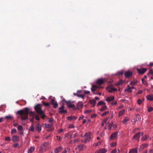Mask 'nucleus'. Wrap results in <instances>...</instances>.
Listing matches in <instances>:
<instances>
[{
  "label": "nucleus",
  "mask_w": 153,
  "mask_h": 153,
  "mask_svg": "<svg viewBox=\"0 0 153 153\" xmlns=\"http://www.w3.org/2000/svg\"><path fill=\"white\" fill-rule=\"evenodd\" d=\"M92 110H86L84 111V113L85 114H89L91 113Z\"/></svg>",
  "instance_id": "obj_40"
},
{
  "label": "nucleus",
  "mask_w": 153,
  "mask_h": 153,
  "mask_svg": "<svg viewBox=\"0 0 153 153\" xmlns=\"http://www.w3.org/2000/svg\"><path fill=\"white\" fill-rule=\"evenodd\" d=\"M111 90H112V91H117V89L115 88L114 87L111 88Z\"/></svg>",
  "instance_id": "obj_54"
},
{
  "label": "nucleus",
  "mask_w": 153,
  "mask_h": 153,
  "mask_svg": "<svg viewBox=\"0 0 153 153\" xmlns=\"http://www.w3.org/2000/svg\"><path fill=\"white\" fill-rule=\"evenodd\" d=\"M109 113V111H105L103 113H102L101 114V115L102 116H104V115H105L108 114Z\"/></svg>",
  "instance_id": "obj_36"
},
{
  "label": "nucleus",
  "mask_w": 153,
  "mask_h": 153,
  "mask_svg": "<svg viewBox=\"0 0 153 153\" xmlns=\"http://www.w3.org/2000/svg\"><path fill=\"white\" fill-rule=\"evenodd\" d=\"M53 117H51L50 118H49L48 121L49 122L51 123L53 121Z\"/></svg>",
  "instance_id": "obj_49"
},
{
  "label": "nucleus",
  "mask_w": 153,
  "mask_h": 153,
  "mask_svg": "<svg viewBox=\"0 0 153 153\" xmlns=\"http://www.w3.org/2000/svg\"><path fill=\"white\" fill-rule=\"evenodd\" d=\"M6 141H10L11 140V138L10 137L8 136L6 137L5 139Z\"/></svg>",
  "instance_id": "obj_46"
},
{
  "label": "nucleus",
  "mask_w": 153,
  "mask_h": 153,
  "mask_svg": "<svg viewBox=\"0 0 153 153\" xmlns=\"http://www.w3.org/2000/svg\"><path fill=\"white\" fill-rule=\"evenodd\" d=\"M67 152V149H65L64 151L62 152V153H66Z\"/></svg>",
  "instance_id": "obj_64"
},
{
  "label": "nucleus",
  "mask_w": 153,
  "mask_h": 153,
  "mask_svg": "<svg viewBox=\"0 0 153 153\" xmlns=\"http://www.w3.org/2000/svg\"><path fill=\"white\" fill-rule=\"evenodd\" d=\"M62 149V147L61 146H59L55 149L53 153H59L61 150Z\"/></svg>",
  "instance_id": "obj_17"
},
{
  "label": "nucleus",
  "mask_w": 153,
  "mask_h": 153,
  "mask_svg": "<svg viewBox=\"0 0 153 153\" xmlns=\"http://www.w3.org/2000/svg\"><path fill=\"white\" fill-rule=\"evenodd\" d=\"M19 144L18 143H16L13 145V147H14L16 148L19 145Z\"/></svg>",
  "instance_id": "obj_53"
},
{
  "label": "nucleus",
  "mask_w": 153,
  "mask_h": 153,
  "mask_svg": "<svg viewBox=\"0 0 153 153\" xmlns=\"http://www.w3.org/2000/svg\"><path fill=\"white\" fill-rule=\"evenodd\" d=\"M149 137V135L148 134H145L143 136L141 139L142 141H145Z\"/></svg>",
  "instance_id": "obj_21"
},
{
  "label": "nucleus",
  "mask_w": 153,
  "mask_h": 153,
  "mask_svg": "<svg viewBox=\"0 0 153 153\" xmlns=\"http://www.w3.org/2000/svg\"><path fill=\"white\" fill-rule=\"evenodd\" d=\"M91 91L94 93L95 90H96V85H92V87L91 88Z\"/></svg>",
  "instance_id": "obj_29"
},
{
  "label": "nucleus",
  "mask_w": 153,
  "mask_h": 153,
  "mask_svg": "<svg viewBox=\"0 0 153 153\" xmlns=\"http://www.w3.org/2000/svg\"><path fill=\"white\" fill-rule=\"evenodd\" d=\"M105 103L102 101H100V102H99L98 103H97V106H101V105H105Z\"/></svg>",
  "instance_id": "obj_27"
},
{
  "label": "nucleus",
  "mask_w": 153,
  "mask_h": 153,
  "mask_svg": "<svg viewBox=\"0 0 153 153\" xmlns=\"http://www.w3.org/2000/svg\"><path fill=\"white\" fill-rule=\"evenodd\" d=\"M53 107L54 108H57L58 105V104L56 102L55 103H53Z\"/></svg>",
  "instance_id": "obj_39"
},
{
  "label": "nucleus",
  "mask_w": 153,
  "mask_h": 153,
  "mask_svg": "<svg viewBox=\"0 0 153 153\" xmlns=\"http://www.w3.org/2000/svg\"><path fill=\"white\" fill-rule=\"evenodd\" d=\"M34 117L36 120H40V118H39V116L38 115L36 114L35 115Z\"/></svg>",
  "instance_id": "obj_47"
},
{
  "label": "nucleus",
  "mask_w": 153,
  "mask_h": 153,
  "mask_svg": "<svg viewBox=\"0 0 153 153\" xmlns=\"http://www.w3.org/2000/svg\"><path fill=\"white\" fill-rule=\"evenodd\" d=\"M65 103L68 108H73L74 110L77 109V108L75 107V105L74 104H72L71 101H66Z\"/></svg>",
  "instance_id": "obj_5"
},
{
  "label": "nucleus",
  "mask_w": 153,
  "mask_h": 153,
  "mask_svg": "<svg viewBox=\"0 0 153 153\" xmlns=\"http://www.w3.org/2000/svg\"><path fill=\"white\" fill-rule=\"evenodd\" d=\"M85 146L82 145V144H80L78 145L76 148V149L79 151H81L83 149H85Z\"/></svg>",
  "instance_id": "obj_10"
},
{
  "label": "nucleus",
  "mask_w": 153,
  "mask_h": 153,
  "mask_svg": "<svg viewBox=\"0 0 153 153\" xmlns=\"http://www.w3.org/2000/svg\"><path fill=\"white\" fill-rule=\"evenodd\" d=\"M114 96H111L108 97L106 99V100L108 102L114 100Z\"/></svg>",
  "instance_id": "obj_23"
},
{
  "label": "nucleus",
  "mask_w": 153,
  "mask_h": 153,
  "mask_svg": "<svg viewBox=\"0 0 153 153\" xmlns=\"http://www.w3.org/2000/svg\"><path fill=\"white\" fill-rule=\"evenodd\" d=\"M42 103L45 106L49 107L50 106V103H47L44 101L42 102Z\"/></svg>",
  "instance_id": "obj_34"
},
{
  "label": "nucleus",
  "mask_w": 153,
  "mask_h": 153,
  "mask_svg": "<svg viewBox=\"0 0 153 153\" xmlns=\"http://www.w3.org/2000/svg\"><path fill=\"white\" fill-rule=\"evenodd\" d=\"M109 123V122H108ZM113 123H108L107 124V126L108 127L109 130L112 127Z\"/></svg>",
  "instance_id": "obj_30"
},
{
  "label": "nucleus",
  "mask_w": 153,
  "mask_h": 153,
  "mask_svg": "<svg viewBox=\"0 0 153 153\" xmlns=\"http://www.w3.org/2000/svg\"><path fill=\"white\" fill-rule=\"evenodd\" d=\"M77 119V117L75 116H68L67 119L68 120H73L75 121Z\"/></svg>",
  "instance_id": "obj_15"
},
{
  "label": "nucleus",
  "mask_w": 153,
  "mask_h": 153,
  "mask_svg": "<svg viewBox=\"0 0 153 153\" xmlns=\"http://www.w3.org/2000/svg\"><path fill=\"white\" fill-rule=\"evenodd\" d=\"M117 103V102L116 101H113L111 103L112 105H116Z\"/></svg>",
  "instance_id": "obj_57"
},
{
  "label": "nucleus",
  "mask_w": 153,
  "mask_h": 153,
  "mask_svg": "<svg viewBox=\"0 0 153 153\" xmlns=\"http://www.w3.org/2000/svg\"><path fill=\"white\" fill-rule=\"evenodd\" d=\"M116 145V143L114 142L111 143V147H114Z\"/></svg>",
  "instance_id": "obj_51"
},
{
  "label": "nucleus",
  "mask_w": 153,
  "mask_h": 153,
  "mask_svg": "<svg viewBox=\"0 0 153 153\" xmlns=\"http://www.w3.org/2000/svg\"><path fill=\"white\" fill-rule=\"evenodd\" d=\"M117 152V151L116 149H114L112 150L111 152V153H116Z\"/></svg>",
  "instance_id": "obj_52"
},
{
  "label": "nucleus",
  "mask_w": 153,
  "mask_h": 153,
  "mask_svg": "<svg viewBox=\"0 0 153 153\" xmlns=\"http://www.w3.org/2000/svg\"><path fill=\"white\" fill-rule=\"evenodd\" d=\"M153 74V71L152 70H150L149 73H148V74Z\"/></svg>",
  "instance_id": "obj_59"
},
{
  "label": "nucleus",
  "mask_w": 153,
  "mask_h": 153,
  "mask_svg": "<svg viewBox=\"0 0 153 153\" xmlns=\"http://www.w3.org/2000/svg\"><path fill=\"white\" fill-rule=\"evenodd\" d=\"M143 92V91L142 90H139L138 92V94H141Z\"/></svg>",
  "instance_id": "obj_62"
},
{
  "label": "nucleus",
  "mask_w": 153,
  "mask_h": 153,
  "mask_svg": "<svg viewBox=\"0 0 153 153\" xmlns=\"http://www.w3.org/2000/svg\"><path fill=\"white\" fill-rule=\"evenodd\" d=\"M83 106V104L81 102H79L77 104V109H79V108L82 107Z\"/></svg>",
  "instance_id": "obj_20"
},
{
  "label": "nucleus",
  "mask_w": 153,
  "mask_h": 153,
  "mask_svg": "<svg viewBox=\"0 0 153 153\" xmlns=\"http://www.w3.org/2000/svg\"><path fill=\"white\" fill-rule=\"evenodd\" d=\"M91 132H86L85 133L84 135H82V137L84 138V139L82 140V142L85 143H87L89 141L91 138Z\"/></svg>",
  "instance_id": "obj_2"
},
{
  "label": "nucleus",
  "mask_w": 153,
  "mask_h": 153,
  "mask_svg": "<svg viewBox=\"0 0 153 153\" xmlns=\"http://www.w3.org/2000/svg\"><path fill=\"white\" fill-rule=\"evenodd\" d=\"M137 83V81H132L130 83V85H134Z\"/></svg>",
  "instance_id": "obj_35"
},
{
  "label": "nucleus",
  "mask_w": 153,
  "mask_h": 153,
  "mask_svg": "<svg viewBox=\"0 0 153 153\" xmlns=\"http://www.w3.org/2000/svg\"><path fill=\"white\" fill-rule=\"evenodd\" d=\"M51 103L52 104H53V103H55V100L54 99H52L51 100Z\"/></svg>",
  "instance_id": "obj_55"
},
{
  "label": "nucleus",
  "mask_w": 153,
  "mask_h": 153,
  "mask_svg": "<svg viewBox=\"0 0 153 153\" xmlns=\"http://www.w3.org/2000/svg\"><path fill=\"white\" fill-rule=\"evenodd\" d=\"M5 118L7 119V120H10L13 119V117L10 116H6L5 117Z\"/></svg>",
  "instance_id": "obj_33"
},
{
  "label": "nucleus",
  "mask_w": 153,
  "mask_h": 153,
  "mask_svg": "<svg viewBox=\"0 0 153 153\" xmlns=\"http://www.w3.org/2000/svg\"><path fill=\"white\" fill-rule=\"evenodd\" d=\"M132 72L129 71H126L125 73V75L126 77L128 78L130 77L132 75Z\"/></svg>",
  "instance_id": "obj_13"
},
{
  "label": "nucleus",
  "mask_w": 153,
  "mask_h": 153,
  "mask_svg": "<svg viewBox=\"0 0 153 153\" xmlns=\"http://www.w3.org/2000/svg\"><path fill=\"white\" fill-rule=\"evenodd\" d=\"M29 113V109L28 108H25L24 109H21L17 111L16 112V114L19 115L20 116L21 120H25L28 118V114ZM30 115L33 116V117H34L36 115L34 112L30 111L29 113Z\"/></svg>",
  "instance_id": "obj_1"
},
{
  "label": "nucleus",
  "mask_w": 153,
  "mask_h": 153,
  "mask_svg": "<svg viewBox=\"0 0 153 153\" xmlns=\"http://www.w3.org/2000/svg\"><path fill=\"white\" fill-rule=\"evenodd\" d=\"M118 134V132H116L112 134L110 137V139L112 140L114 138L117 137Z\"/></svg>",
  "instance_id": "obj_14"
},
{
  "label": "nucleus",
  "mask_w": 153,
  "mask_h": 153,
  "mask_svg": "<svg viewBox=\"0 0 153 153\" xmlns=\"http://www.w3.org/2000/svg\"><path fill=\"white\" fill-rule=\"evenodd\" d=\"M142 100H141L140 99H139L137 100V103L139 105H140L141 104L142 102Z\"/></svg>",
  "instance_id": "obj_48"
},
{
  "label": "nucleus",
  "mask_w": 153,
  "mask_h": 153,
  "mask_svg": "<svg viewBox=\"0 0 153 153\" xmlns=\"http://www.w3.org/2000/svg\"><path fill=\"white\" fill-rule=\"evenodd\" d=\"M128 88H126L125 89V91H127L129 93H131L132 92V90H131V88L129 85H128Z\"/></svg>",
  "instance_id": "obj_22"
},
{
  "label": "nucleus",
  "mask_w": 153,
  "mask_h": 153,
  "mask_svg": "<svg viewBox=\"0 0 153 153\" xmlns=\"http://www.w3.org/2000/svg\"><path fill=\"white\" fill-rule=\"evenodd\" d=\"M41 105L40 104H37L34 107L36 113L38 114H42L43 112L42 111V107L40 106Z\"/></svg>",
  "instance_id": "obj_4"
},
{
  "label": "nucleus",
  "mask_w": 153,
  "mask_h": 153,
  "mask_svg": "<svg viewBox=\"0 0 153 153\" xmlns=\"http://www.w3.org/2000/svg\"><path fill=\"white\" fill-rule=\"evenodd\" d=\"M137 70L138 72L140 74H143L147 70V68H137Z\"/></svg>",
  "instance_id": "obj_8"
},
{
  "label": "nucleus",
  "mask_w": 153,
  "mask_h": 153,
  "mask_svg": "<svg viewBox=\"0 0 153 153\" xmlns=\"http://www.w3.org/2000/svg\"><path fill=\"white\" fill-rule=\"evenodd\" d=\"M19 136L15 135L13 136L12 137V141L14 142H17L19 140Z\"/></svg>",
  "instance_id": "obj_11"
},
{
  "label": "nucleus",
  "mask_w": 153,
  "mask_h": 153,
  "mask_svg": "<svg viewBox=\"0 0 153 153\" xmlns=\"http://www.w3.org/2000/svg\"><path fill=\"white\" fill-rule=\"evenodd\" d=\"M39 115H41L42 119H43L45 117H46V115L45 114H44V112L43 111V112L42 114H39Z\"/></svg>",
  "instance_id": "obj_43"
},
{
  "label": "nucleus",
  "mask_w": 153,
  "mask_h": 153,
  "mask_svg": "<svg viewBox=\"0 0 153 153\" xmlns=\"http://www.w3.org/2000/svg\"><path fill=\"white\" fill-rule=\"evenodd\" d=\"M106 81V79H105L100 78L97 79L96 80V89L98 88H103V87L101 86L100 85L104 83Z\"/></svg>",
  "instance_id": "obj_3"
},
{
  "label": "nucleus",
  "mask_w": 153,
  "mask_h": 153,
  "mask_svg": "<svg viewBox=\"0 0 153 153\" xmlns=\"http://www.w3.org/2000/svg\"><path fill=\"white\" fill-rule=\"evenodd\" d=\"M84 94H88L90 93V91H84Z\"/></svg>",
  "instance_id": "obj_56"
},
{
  "label": "nucleus",
  "mask_w": 153,
  "mask_h": 153,
  "mask_svg": "<svg viewBox=\"0 0 153 153\" xmlns=\"http://www.w3.org/2000/svg\"><path fill=\"white\" fill-rule=\"evenodd\" d=\"M102 141H99L96 143V146L100 145Z\"/></svg>",
  "instance_id": "obj_60"
},
{
  "label": "nucleus",
  "mask_w": 153,
  "mask_h": 153,
  "mask_svg": "<svg viewBox=\"0 0 153 153\" xmlns=\"http://www.w3.org/2000/svg\"><path fill=\"white\" fill-rule=\"evenodd\" d=\"M125 112V110L124 109L120 111L119 112V117L121 116L124 114Z\"/></svg>",
  "instance_id": "obj_26"
},
{
  "label": "nucleus",
  "mask_w": 153,
  "mask_h": 153,
  "mask_svg": "<svg viewBox=\"0 0 153 153\" xmlns=\"http://www.w3.org/2000/svg\"><path fill=\"white\" fill-rule=\"evenodd\" d=\"M143 146V148L146 147L147 146V145L146 144L144 143L142 144Z\"/></svg>",
  "instance_id": "obj_58"
},
{
  "label": "nucleus",
  "mask_w": 153,
  "mask_h": 153,
  "mask_svg": "<svg viewBox=\"0 0 153 153\" xmlns=\"http://www.w3.org/2000/svg\"><path fill=\"white\" fill-rule=\"evenodd\" d=\"M18 129L19 131H22L23 129V127L22 126H19L18 127Z\"/></svg>",
  "instance_id": "obj_37"
},
{
  "label": "nucleus",
  "mask_w": 153,
  "mask_h": 153,
  "mask_svg": "<svg viewBox=\"0 0 153 153\" xmlns=\"http://www.w3.org/2000/svg\"><path fill=\"white\" fill-rule=\"evenodd\" d=\"M153 110V108L150 106L149 107L148 111L149 112H151Z\"/></svg>",
  "instance_id": "obj_44"
},
{
  "label": "nucleus",
  "mask_w": 153,
  "mask_h": 153,
  "mask_svg": "<svg viewBox=\"0 0 153 153\" xmlns=\"http://www.w3.org/2000/svg\"><path fill=\"white\" fill-rule=\"evenodd\" d=\"M29 130L31 131H33L34 130V126H33V125H32L30 127V128H29Z\"/></svg>",
  "instance_id": "obj_45"
},
{
  "label": "nucleus",
  "mask_w": 153,
  "mask_h": 153,
  "mask_svg": "<svg viewBox=\"0 0 153 153\" xmlns=\"http://www.w3.org/2000/svg\"><path fill=\"white\" fill-rule=\"evenodd\" d=\"M89 102L92 107H94L96 104V100L94 99L90 100Z\"/></svg>",
  "instance_id": "obj_18"
},
{
  "label": "nucleus",
  "mask_w": 153,
  "mask_h": 153,
  "mask_svg": "<svg viewBox=\"0 0 153 153\" xmlns=\"http://www.w3.org/2000/svg\"><path fill=\"white\" fill-rule=\"evenodd\" d=\"M107 109V107L105 105H103V106L100 108V110L101 111H103L105 110H106Z\"/></svg>",
  "instance_id": "obj_28"
},
{
  "label": "nucleus",
  "mask_w": 153,
  "mask_h": 153,
  "mask_svg": "<svg viewBox=\"0 0 153 153\" xmlns=\"http://www.w3.org/2000/svg\"><path fill=\"white\" fill-rule=\"evenodd\" d=\"M17 130L15 128H13L11 130V134H13L15 133L16 132Z\"/></svg>",
  "instance_id": "obj_41"
},
{
  "label": "nucleus",
  "mask_w": 153,
  "mask_h": 153,
  "mask_svg": "<svg viewBox=\"0 0 153 153\" xmlns=\"http://www.w3.org/2000/svg\"><path fill=\"white\" fill-rule=\"evenodd\" d=\"M74 126L72 124L70 125L68 127L69 128H74Z\"/></svg>",
  "instance_id": "obj_50"
},
{
  "label": "nucleus",
  "mask_w": 153,
  "mask_h": 153,
  "mask_svg": "<svg viewBox=\"0 0 153 153\" xmlns=\"http://www.w3.org/2000/svg\"><path fill=\"white\" fill-rule=\"evenodd\" d=\"M45 151V150L44 149V148H43V147L42 146L41 147V148H40V151Z\"/></svg>",
  "instance_id": "obj_61"
},
{
  "label": "nucleus",
  "mask_w": 153,
  "mask_h": 153,
  "mask_svg": "<svg viewBox=\"0 0 153 153\" xmlns=\"http://www.w3.org/2000/svg\"><path fill=\"white\" fill-rule=\"evenodd\" d=\"M78 135V134L77 133H75L74 134H72L70 136V137L71 138H75L77 135Z\"/></svg>",
  "instance_id": "obj_42"
},
{
  "label": "nucleus",
  "mask_w": 153,
  "mask_h": 153,
  "mask_svg": "<svg viewBox=\"0 0 153 153\" xmlns=\"http://www.w3.org/2000/svg\"><path fill=\"white\" fill-rule=\"evenodd\" d=\"M36 129L39 132H40L41 130V126L39 124H37L36 126Z\"/></svg>",
  "instance_id": "obj_16"
},
{
  "label": "nucleus",
  "mask_w": 153,
  "mask_h": 153,
  "mask_svg": "<svg viewBox=\"0 0 153 153\" xmlns=\"http://www.w3.org/2000/svg\"><path fill=\"white\" fill-rule=\"evenodd\" d=\"M129 153H137V148L133 149L129 152Z\"/></svg>",
  "instance_id": "obj_24"
},
{
  "label": "nucleus",
  "mask_w": 153,
  "mask_h": 153,
  "mask_svg": "<svg viewBox=\"0 0 153 153\" xmlns=\"http://www.w3.org/2000/svg\"><path fill=\"white\" fill-rule=\"evenodd\" d=\"M45 124V126L47 128H51L52 127L53 124L51 123V124Z\"/></svg>",
  "instance_id": "obj_38"
},
{
  "label": "nucleus",
  "mask_w": 153,
  "mask_h": 153,
  "mask_svg": "<svg viewBox=\"0 0 153 153\" xmlns=\"http://www.w3.org/2000/svg\"><path fill=\"white\" fill-rule=\"evenodd\" d=\"M65 106L63 105L61 107L59 108V113L61 114H66L67 112V111L64 109Z\"/></svg>",
  "instance_id": "obj_6"
},
{
  "label": "nucleus",
  "mask_w": 153,
  "mask_h": 153,
  "mask_svg": "<svg viewBox=\"0 0 153 153\" xmlns=\"http://www.w3.org/2000/svg\"><path fill=\"white\" fill-rule=\"evenodd\" d=\"M129 119L128 118L126 117L125 119H123V124H125L128 121Z\"/></svg>",
  "instance_id": "obj_31"
},
{
  "label": "nucleus",
  "mask_w": 153,
  "mask_h": 153,
  "mask_svg": "<svg viewBox=\"0 0 153 153\" xmlns=\"http://www.w3.org/2000/svg\"><path fill=\"white\" fill-rule=\"evenodd\" d=\"M34 148L31 147L28 149V153H32L34 150Z\"/></svg>",
  "instance_id": "obj_25"
},
{
  "label": "nucleus",
  "mask_w": 153,
  "mask_h": 153,
  "mask_svg": "<svg viewBox=\"0 0 153 153\" xmlns=\"http://www.w3.org/2000/svg\"><path fill=\"white\" fill-rule=\"evenodd\" d=\"M82 92V90H78L77 91V93H74V96H77L79 97H81L82 98H84V97L85 96V95L84 94H79V93H81V92Z\"/></svg>",
  "instance_id": "obj_7"
},
{
  "label": "nucleus",
  "mask_w": 153,
  "mask_h": 153,
  "mask_svg": "<svg viewBox=\"0 0 153 153\" xmlns=\"http://www.w3.org/2000/svg\"><path fill=\"white\" fill-rule=\"evenodd\" d=\"M149 66L150 67H152L153 66V63H150Z\"/></svg>",
  "instance_id": "obj_63"
},
{
  "label": "nucleus",
  "mask_w": 153,
  "mask_h": 153,
  "mask_svg": "<svg viewBox=\"0 0 153 153\" xmlns=\"http://www.w3.org/2000/svg\"><path fill=\"white\" fill-rule=\"evenodd\" d=\"M106 152V150L104 148H102L98 150L97 153H105Z\"/></svg>",
  "instance_id": "obj_19"
},
{
  "label": "nucleus",
  "mask_w": 153,
  "mask_h": 153,
  "mask_svg": "<svg viewBox=\"0 0 153 153\" xmlns=\"http://www.w3.org/2000/svg\"><path fill=\"white\" fill-rule=\"evenodd\" d=\"M146 98H147L148 100L150 101H152L153 100V94H150L146 96Z\"/></svg>",
  "instance_id": "obj_12"
},
{
  "label": "nucleus",
  "mask_w": 153,
  "mask_h": 153,
  "mask_svg": "<svg viewBox=\"0 0 153 153\" xmlns=\"http://www.w3.org/2000/svg\"><path fill=\"white\" fill-rule=\"evenodd\" d=\"M108 118H107L105 119L103 121L102 123V126H104V124H105L108 121Z\"/></svg>",
  "instance_id": "obj_32"
},
{
  "label": "nucleus",
  "mask_w": 153,
  "mask_h": 153,
  "mask_svg": "<svg viewBox=\"0 0 153 153\" xmlns=\"http://www.w3.org/2000/svg\"><path fill=\"white\" fill-rule=\"evenodd\" d=\"M140 134V132H138L133 136V139L136 140L137 141H139Z\"/></svg>",
  "instance_id": "obj_9"
}]
</instances>
